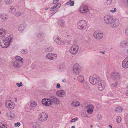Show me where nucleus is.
I'll use <instances>...</instances> for the list:
<instances>
[{
  "label": "nucleus",
  "mask_w": 128,
  "mask_h": 128,
  "mask_svg": "<svg viewBox=\"0 0 128 128\" xmlns=\"http://www.w3.org/2000/svg\"><path fill=\"white\" fill-rule=\"evenodd\" d=\"M15 58L16 60L13 62V65L15 68L18 69L22 66L24 63V59L19 56H16Z\"/></svg>",
  "instance_id": "nucleus-1"
},
{
  "label": "nucleus",
  "mask_w": 128,
  "mask_h": 128,
  "mask_svg": "<svg viewBox=\"0 0 128 128\" xmlns=\"http://www.w3.org/2000/svg\"><path fill=\"white\" fill-rule=\"evenodd\" d=\"M100 77L97 74H94L90 76L89 78L90 82L93 85L98 84L100 82Z\"/></svg>",
  "instance_id": "nucleus-2"
},
{
  "label": "nucleus",
  "mask_w": 128,
  "mask_h": 128,
  "mask_svg": "<svg viewBox=\"0 0 128 128\" xmlns=\"http://www.w3.org/2000/svg\"><path fill=\"white\" fill-rule=\"evenodd\" d=\"M12 39V38L9 37L4 39L3 40V43L2 44H0L1 46L4 48L8 47Z\"/></svg>",
  "instance_id": "nucleus-3"
},
{
  "label": "nucleus",
  "mask_w": 128,
  "mask_h": 128,
  "mask_svg": "<svg viewBox=\"0 0 128 128\" xmlns=\"http://www.w3.org/2000/svg\"><path fill=\"white\" fill-rule=\"evenodd\" d=\"M87 24L84 20L79 21L77 24L78 28L80 30H85L87 27Z\"/></svg>",
  "instance_id": "nucleus-4"
},
{
  "label": "nucleus",
  "mask_w": 128,
  "mask_h": 128,
  "mask_svg": "<svg viewBox=\"0 0 128 128\" xmlns=\"http://www.w3.org/2000/svg\"><path fill=\"white\" fill-rule=\"evenodd\" d=\"M111 78L115 81H118L121 78V76L118 72H113L111 74Z\"/></svg>",
  "instance_id": "nucleus-5"
},
{
  "label": "nucleus",
  "mask_w": 128,
  "mask_h": 128,
  "mask_svg": "<svg viewBox=\"0 0 128 128\" xmlns=\"http://www.w3.org/2000/svg\"><path fill=\"white\" fill-rule=\"evenodd\" d=\"M79 47L77 45H73L70 50V52L73 55L76 54L78 52Z\"/></svg>",
  "instance_id": "nucleus-6"
},
{
  "label": "nucleus",
  "mask_w": 128,
  "mask_h": 128,
  "mask_svg": "<svg viewBox=\"0 0 128 128\" xmlns=\"http://www.w3.org/2000/svg\"><path fill=\"white\" fill-rule=\"evenodd\" d=\"M114 19L113 16L110 15H106L104 17V20L106 24L110 25Z\"/></svg>",
  "instance_id": "nucleus-7"
},
{
  "label": "nucleus",
  "mask_w": 128,
  "mask_h": 128,
  "mask_svg": "<svg viewBox=\"0 0 128 128\" xmlns=\"http://www.w3.org/2000/svg\"><path fill=\"white\" fill-rule=\"evenodd\" d=\"M54 40L57 44L59 45H63L66 44V41L62 40L61 38L58 36H54Z\"/></svg>",
  "instance_id": "nucleus-8"
},
{
  "label": "nucleus",
  "mask_w": 128,
  "mask_h": 128,
  "mask_svg": "<svg viewBox=\"0 0 128 128\" xmlns=\"http://www.w3.org/2000/svg\"><path fill=\"white\" fill-rule=\"evenodd\" d=\"M73 70L74 74L76 75L79 74L81 72V70L79 65L76 64L74 66Z\"/></svg>",
  "instance_id": "nucleus-9"
},
{
  "label": "nucleus",
  "mask_w": 128,
  "mask_h": 128,
  "mask_svg": "<svg viewBox=\"0 0 128 128\" xmlns=\"http://www.w3.org/2000/svg\"><path fill=\"white\" fill-rule=\"evenodd\" d=\"M6 105L7 108L10 110L14 109L15 106L14 102L10 100H8L6 102Z\"/></svg>",
  "instance_id": "nucleus-10"
},
{
  "label": "nucleus",
  "mask_w": 128,
  "mask_h": 128,
  "mask_svg": "<svg viewBox=\"0 0 128 128\" xmlns=\"http://www.w3.org/2000/svg\"><path fill=\"white\" fill-rule=\"evenodd\" d=\"M48 117V115L47 114L43 112L39 114L38 119L40 121L43 122L46 121L47 120Z\"/></svg>",
  "instance_id": "nucleus-11"
},
{
  "label": "nucleus",
  "mask_w": 128,
  "mask_h": 128,
  "mask_svg": "<svg viewBox=\"0 0 128 128\" xmlns=\"http://www.w3.org/2000/svg\"><path fill=\"white\" fill-rule=\"evenodd\" d=\"M93 34L94 38L98 40L102 39L103 38L104 36L103 33L98 31L95 32Z\"/></svg>",
  "instance_id": "nucleus-12"
},
{
  "label": "nucleus",
  "mask_w": 128,
  "mask_h": 128,
  "mask_svg": "<svg viewBox=\"0 0 128 128\" xmlns=\"http://www.w3.org/2000/svg\"><path fill=\"white\" fill-rule=\"evenodd\" d=\"M119 24V20L118 19L114 18L110 26L112 28H114L118 27Z\"/></svg>",
  "instance_id": "nucleus-13"
},
{
  "label": "nucleus",
  "mask_w": 128,
  "mask_h": 128,
  "mask_svg": "<svg viewBox=\"0 0 128 128\" xmlns=\"http://www.w3.org/2000/svg\"><path fill=\"white\" fill-rule=\"evenodd\" d=\"M42 104L46 106H49L52 104V102L50 99H44L42 100Z\"/></svg>",
  "instance_id": "nucleus-14"
},
{
  "label": "nucleus",
  "mask_w": 128,
  "mask_h": 128,
  "mask_svg": "<svg viewBox=\"0 0 128 128\" xmlns=\"http://www.w3.org/2000/svg\"><path fill=\"white\" fill-rule=\"evenodd\" d=\"M106 84L104 81H101L99 84L98 85V88L100 91H102L105 88Z\"/></svg>",
  "instance_id": "nucleus-15"
},
{
  "label": "nucleus",
  "mask_w": 128,
  "mask_h": 128,
  "mask_svg": "<svg viewBox=\"0 0 128 128\" xmlns=\"http://www.w3.org/2000/svg\"><path fill=\"white\" fill-rule=\"evenodd\" d=\"M122 67L124 69L128 68V56L123 60L122 63Z\"/></svg>",
  "instance_id": "nucleus-16"
},
{
  "label": "nucleus",
  "mask_w": 128,
  "mask_h": 128,
  "mask_svg": "<svg viewBox=\"0 0 128 128\" xmlns=\"http://www.w3.org/2000/svg\"><path fill=\"white\" fill-rule=\"evenodd\" d=\"M87 6L84 5L82 6L80 9V12L82 13H86L88 11Z\"/></svg>",
  "instance_id": "nucleus-17"
},
{
  "label": "nucleus",
  "mask_w": 128,
  "mask_h": 128,
  "mask_svg": "<svg viewBox=\"0 0 128 128\" xmlns=\"http://www.w3.org/2000/svg\"><path fill=\"white\" fill-rule=\"evenodd\" d=\"M120 46L122 48L128 46V39H127L121 42L120 44Z\"/></svg>",
  "instance_id": "nucleus-18"
},
{
  "label": "nucleus",
  "mask_w": 128,
  "mask_h": 128,
  "mask_svg": "<svg viewBox=\"0 0 128 128\" xmlns=\"http://www.w3.org/2000/svg\"><path fill=\"white\" fill-rule=\"evenodd\" d=\"M50 99L51 101L53 103H54L56 104H58L60 103L59 100L56 98L54 96H52L50 97Z\"/></svg>",
  "instance_id": "nucleus-19"
},
{
  "label": "nucleus",
  "mask_w": 128,
  "mask_h": 128,
  "mask_svg": "<svg viewBox=\"0 0 128 128\" xmlns=\"http://www.w3.org/2000/svg\"><path fill=\"white\" fill-rule=\"evenodd\" d=\"M26 27V25L25 23L20 24L18 27L19 31L22 32L24 30Z\"/></svg>",
  "instance_id": "nucleus-20"
},
{
  "label": "nucleus",
  "mask_w": 128,
  "mask_h": 128,
  "mask_svg": "<svg viewBox=\"0 0 128 128\" xmlns=\"http://www.w3.org/2000/svg\"><path fill=\"white\" fill-rule=\"evenodd\" d=\"M64 91L62 90H58L56 92V95L59 97H62L65 94Z\"/></svg>",
  "instance_id": "nucleus-21"
},
{
  "label": "nucleus",
  "mask_w": 128,
  "mask_h": 128,
  "mask_svg": "<svg viewBox=\"0 0 128 128\" xmlns=\"http://www.w3.org/2000/svg\"><path fill=\"white\" fill-rule=\"evenodd\" d=\"M58 23L59 26L61 27L64 28L65 26V23L64 21L62 20H58Z\"/></svg>",
  "instance_id": "nucleus-22"
},
{
  "label": "nucleus",
  "mask_w": 128,
  "mask_h": 128,
  "mask_svg": "<svg viewBox=\"0 0 128 128\" xmlns=\"http://www.w3.org/2000/svg\"><path fill=\"white\" fill-rule=\"evenodd\" d=\"M45 35V34L43 32H40L38 33L37 34V37L40 39H42L44 38Z\"/></svg>",
  "instance_id": "nucleus-23"
},
{
  "label": "nucleus",
  "mask_w": 128,
  "mask_h": 128,
  "mask_svg": "<svg viewBox=\"0 0 128 128\" xmlns=\"http://www.w3.org/2000/svg\"><path fill=\"white\" fill-rule=\"evenodd\" d=\"M78 80L82 83H83L84 82V78L82 76L80 75L78 77Z\"/></svg>",
  "instance_id": "nucleus-24"
},
{
  "label": "nucleus",
  "mask_w": 128,
  "mask_h": 128,
  "mask_svg": "<svg viewBox=\"0 0 128 128\" xmlns=\"http://www.w3.org/2000/svg\"><path fill=\"white\" fill-rule=\"evenodd\" d=\"M6 32L4 29H0V37H2L4 36L6 34Z\"/></svg>",
  "instance_id": "nucleus-25"
},
{
  "label": "nucleus",
  "mask_w": 128,
  "mask_h": 128,
  "mask_svg": "<svg viewBox=\"0 0 128 128\" xmlns=\"http://www.w3.org/2000/svg\"><path fill=\"white\" fill-rule=\"evenodd\" d=\"M80 103L78 101L75 100L73 101L72 104V105L74 107H78L80 106Z\"/></svg>",
  "instance_id": "nucleus-26"
},
{
  "label": "nucleus",
  "mask_w": 128,
  "mask_h": 128,
  "mask_svg": "<svg viewBox=\"0 0 128 128\" xmlns=\"http://www.w3.org/2000/svg\"><path fill=\"white\" fill-rule=\"evenodd\" d=\"M32 127L33 128H40V126L37 122L32 124Z\"/></svg>",
  "instance_id": "nucleus-27"
},
{
  "label": "nucleus",
  "mask_w": 128,
  "mask_h": 128,
  "mask_svg": "<svg viewBox=\"0 0 128 128\" xmlns=\"http://www.w3.org/2000/svg\"><path fill=\"white\" fill-rule=\"evenodd\" d=\"M123 110V108L121 107L118 106L116 108L115 111L118 113L121 112H122Z\"/></svg>",
  "instance_id": "nucleus-28"
},
{
  "label": "nucleus",
  "mask_w": 128,
  "mask_h": 128,
  "mask_svg": "<svg viewBox=\"0 0 128 128\" xmlns=\"http://www.w3.org/2000/svg\"><path fill=\"white\" fill-rule=\"evenodd\" d=\"M112 0H104V4L106 5H110L112 3Z\"/></svg>",
  "instance_id": "nucleus-29"
},
{
  "label": "nucleus",
  "mask_w": 128,
  "mask_h": 128,
  "mask_svg": "<svg viewBox=\"0 0 128 128\" xmlns=\"http://www.w3.org/2000/svg\"><path fill=\"white\" fill-rule=\"evenodd\" d=\"M1 18L4 20H6L8 18L7 16L4 14H2L0 16Z\"/></svg>",
  "instance_id": "nucleus-30"
},
{
  "label": "nucleus",
  "mask_w": 128,
  "mask_h": 128,
  "mask_svg": "<svg viewBox=\"0 0 128 128\" xmlns=\"http://www.w3.org/2000/svg\"><path fill=\"white\" fill-rule=\"evenodd\" d=\"M7 115L8 116L10 117L11 118H14L15 117V114L14 113L9 112L8 113Z\"/></svg>",
  "instance_id": "nucleus-31"
},
{
  "label": "nucleus",
  "mask_w": 128,
  "mask_h": 128,
  "mask_svg": "<svg viewBox=\"0 0 128 128\" xmlns=\"http://www.w3.org/2000/svg\"><path fill=\"white\" fill-rule=\"evenodd\" d=\"M9 11L10 12L14 14L16 12V9L14 7L11 6L9 9Z\"/></svg>",
  "instance_id": "nucleus-32"
},
{
  "label": "nucleus",
  "mask_w": 128,
  "mask_h": 128,
  "mask_svg": "<svg viewBox=\"0 0 128 128\" xmlns=\"http://www.w3.org/2000/svg\"><path fill=\"white\" fill-rule=\"evenodd\" d=\"M72 0H70V1H68V2L66 3L67 5H70L71 6H73L74 4V1Z\"/></svg>",
  "instance_id": "nucleus-33"
},
{
  "label": "nucleus",
  "mask_w": 128,
  "mask_h": 128,
  "mask_svg": "<svg viewBox=\"0 0 128 128\" xmlns=\"http://www.w3.org/2000/svg\"><path fill=\"white\" fill-rule=\"evenodd\" d=\"M37 104L36 102L33 101L31 102L30 104V106L32 108L34 107L37 106Z\"/></svg>",
  "instance_id": "nucleus-34"
},
{
  "label": "nucleus",
  "mask_w": 128,
  "mask_h": 128,
  "mask_svg": "<svg viewBox=\"0 0 128 128\" xmlns=\"http://www.w3.org/2000/svg\"><path fill=\"white\" fill-rule=\"evenodd\" d=\"M57 55L55 54H52V57H51V60H54L57 58Z\"/></svg>",
  "instance_id": "nucleus-35"
},
{
  "label": "nucleus",
  "mask_w": 128,
  "mask_h": 128,
  "mask_svg": "<svg viewBox=\"0 0 128 128\" xmlns=\"http://www.w3.org/2000/svg\"><path fill=\"white\" fill-rule=\"evenodd\" d=\"M122 120V118L120 116H118L116 119V122L118 123H120L121 122Z\"/></svg>",
  "instance_id": "nucleus-36"
},
{
  "label": "nucleus",
  "mask_w": 128,
  "mask_h": 128,
  "mask_svg": "<svg viewBox=\"0 0 128 128\" xmlns=\"http://www.w3.org/2000/svg\"><path fill=\"white\" fill-rule=\"evenodd\" d=\"M86 107L88 110L90 109L94 108V107L91 104H88L86 106Z\"/></svg>",
  "instance_id": "nucleus-37"
},
{
  "label": "nucleus",
  "mask_w": 128,
  "mask_h": 128,
  "mask_svg": "<svg viewBox=\"0 0 128 128\" xmlns=\"http://www.w3.org/2000/svg\"><path fill=\"white\" fill-rule=\"evenodd\" d=\"M21 52L23 54H26L28 52L27 50L23 49L21 50Z\"/></svg>",
  "instance_id": "nucleus-38"
},
{
  "label": "nucleus",
  "mask_w": 128,
  "mask_h": 128,
  "mask_svg": "<svg viewBox=\"0 0 128 128\" xmlns=\"http://www.w3.org/2000/svg\"><path fill=\"white\" fill-rule=\"evenodd\" d=\"M52 54V53H49L46 56V58L51 60L50 58H51Z\"/></svg>",
  "instance_id": "nucleus-39"
},
{
  "label": "nucleus",
  "mask_w": 128,
  "mask_h": 128,
  "mask_svg": "<svg viewBox=\"0 0 128 128\" xmlns=\"http://www.w3.org/2000/svg\"><path fill=\"white\" fill-rule=\"evenodd\" d=\"M5 1L6 4H10L12 3V0H5Z\"/></svg>",
  "instance_id": "nucleus-40"
},
{
  "label": "nucleus",
  "mask_w": 128,
  "mask_h": 128,
  "mask_svg": "<svg viewBox=\"0 0 128 128\" xmlns=\"http://www.w3.org/2000/svg\"><path fill=\"white\" fill-rule=\"evenodd\" d=\"M118 81H116L115 83H113L111 85V86L112 87L114 88L118 84Z\"/></svg>",
  "instance_id": "nucleus-41"
},
{
  "label": "nucleus",
  "mask_w": 128,
  "mask_h": 128,
  "mask_svg": "<svg viewBox=\"0 0 128 128\" xmlns=\"http://www.w3.org/2000/svg\"><path fill=\"white\" fill-rule=\"evenodd\" d=\"M22 12H17L15 16H16L19 17L21 16Z\"/></svg>",
  "instance_id": "nucleus-42"
},
{
  "label": "nucleus",
  "mask_w": 128,
  "mask_h": 128,
  "mask_svg": "<svg viewBox=\"0 0 128 128\" xmlns=\"http://www.w3.org/2000/svg\"><path fill=\"white\" fill-rule=\"evenodd\" d=\"M94 109V108L92 109H89L88 110H87V112L89 114H92L93 111V110Z\"/></svg>",
  "instance_id": "nucleus-43"
},
{
  "label": "nucleus",
  "mask_w": 128,
  "mask_h": 128,
  "mask_svg": "<svg viewBox=\"0 0 128 128\" xmlns=\"http://www.w3.org/2000/svg\"><path fill=\"white\" fill-rule=\"evenodd\" d=\"M61 6V5L60 4V3H58L56 4L54 6H56V8H57V9H58Z\"/></svg>",
  "instance_id": "nucleus-44"
},
{
  "label": "nucleus",
  "mask_w": 128,
  "mask_h": 128,
  "mask_svg": "<svg viewBox=\"0 0 128 128\" xmlns=\"http://www.w3.org/2000/svg\"><path fill=\"white\" fill-rule=\"evenodd\" d=\"M16 84L18 87H20L21 86H23V84H22V82H20V83H18Z\"/></svg>",
  "instance_id": "nucleus-45"
},
{
  "label": "nucleus",
  "mask_w": 128,
  "mask_h": 128,
  "mask_svg": "<svg viewBox=\"0 0 128 128\" xmlns=\"http://www.w3.org/2000/svg\"><path fill=\"white\" fill-rule=\"evenodd\" d=\"M46 51L49 52H52L53 51V50L50 48H47Z\"/></svg>",
  "instance_id": "nucleus-46"
},
{
  "label": "nucleus",
  "mask_w": 128,
  "mask_h": 128,
  "mask_svg": "<svg viewBox=\"0 0 128 128\" xmlns=\"http://www.w3.org/2000/svg\"><path fill=\"white\" fill-rule=\"evenodd\" d=\"M78 120V118H74L70 120L71 122H76V121Z\"/></svg>",
  "instance_id": "nucleus-47"
},
{
  "label": "nucleus",
  "mask_w": 128,
  "mask_h": 128,
  "mask_svg": "<svg viewBox=\"0 0 128 128\" xmlns=\"http://www.w3.org/2000/svg\"><path fill=\"white\" fill-rule=\"evenodd\" d=\"M20 125V122H18L17 123L15 124V126L17 127V126L19 127Z\"/></svg>",
  "instance_id": "nucleus-48"
},
{
  "label": "nucleus",
  "mask_w": 128,
  "mask_h": 128,
  "mask_svg": "<svg viewBox=\"0 0 128 128\" xmlns=\"http://www.w3.org/2000/svg\"><path fill=\"white\" fill-rule=\"evenodd\" d=\"M56 6H55L52 7L50 9V11H54L56 10Z\"/></svg>",
  "instance_id": "nucleus-49"
},
{
  "label": "nucleus",
  "mask_w": 128,
  "mask_h": 128,
  "mask_svg": "<svg viewBox=\"0 0 128 128\" xmlns=\"http://www.w3.org/2000/svg\"><path fill=\"white\" fill-rule=\"evenodd\" d=\"M98 119L99 120H101L102 119V117L101 115L98 114L97 117Z\"/></svg>",
  "instance_id": "nucleus-50"
},
{
  "label": "nucleus",
  "mask_w": 128,
  "mask_h": 128,
  "mask_svg": "<svg viewBox=\"0 0 128 128\" xmlns=\"http://www.w3.org/2000/svg\"><path fill=\"white\" fill-rule=\"evenodd\" d=\"M60 0H53V4H55L58 2Z\"/></svg>",
  "instance_id": "nucleus-51"
},
{
  "label": "nucleus",
  "mask_w": 128,
  "mask_h": 128,
  "mask_svg": "<svg viewBox=\"0 0 128 128\" xmlns=\"http://www.w3.org/2000/svg\"><path fill=\"white\" fill-rule=\"evenodd\" d=\"M125 33L126 36H128V28L126 29L125 31Z\"/></svg>",
  "instance_id": "nucleus-52"
},
{
  "label": "nucleus",
  "mask_w": 128,
  "mask_h": 128,
  "mask_svg": "<svg viewBox=\"0 0 128 128\" xmlns=\"http://www.w3.org/2000/svg\"><path fill=\"white\" fill-rule=\"evenodd\" d=\"M116 10V9L115 8L114 10H111L110 12H115Z\"/></svg>",
  "instance_id": "nucleus-53"
},
{
  "label": "nucleus",
  "mask_w": 128,
  "mask_h": 128,
  "mask_svg": "<svg viewBox=\"0 0 128 128\" xmlns=\"http://www.w3.org/2000/svg\"><path fill=\"white\" fill-rule=\"evenodd\" d=\"M60 84H57L56 88L57 89H58L60 88Z\"/></svg>",
  "instance_id": "nucleus-54"
},
{
  "label": "nucleus",
  "mask_w": 128,
  "mask_h": 128,
  "mask_svg": "<svg viewBox=\"0 0 128 128\" xmlns=\"http://www.w3.org/2000/svg\"><path fill=\"white\" fill-rule=\"evenodd\" d=\"M58 11V10H56L55 12H53L52 13H51L50 14L51 16H52L56 12Z\"/></svg>",
  "instance_id": "nucleus-55"
},
{
  "label": "nucleus",
  "mask_w": 128,
  "mask_h": 128,
  "mask_svg": "<svg viewBox=\"0 0 128 128\" xmlns=\"http://www.w3.org/2000/svg\"><path fill=\"white\" fill-rule=\"evenodd\" d=\"M126 94L127 96H128V90H127V91L126 92Z\"/></svg>",
  "instance_id": "nucleus-56"
},
{
  "label": "nucleus",
  "mask_w": 128,
  "mask_h": 128,
  "mask_svg": "<svg viewBox=\"0 0 128 128\" xmlns=\"http://www.w3.org/2000/svg\"><path fill=\"white\" fill-rule=\"evenodd\" d=\"M62 82H66V80L64 79H63L62 80Z\"/></svg>",
  "instance_id": "nucleus-57"
},
{
  "label": "nucleus",
  "mask_w": 128,
  "mask_h": 128,
  "mask_svg": "<svg viewBox=\"0 0 128 128\" xmlns=\"http://www.w3.org/2000/svg\"><path fill=\"white\" fill-rule=\"evenodd\" d=\"M100 52L101 53H102L103 54H105L104 52H102L100 51Z\"/></svg>",
  "instance_id": "nucleus-58"
},
{
  "label": "nucleus",
  "mask_w": 128,
  "mask_h": 128,
  "mask_svg": "<svg viewBox=\"0 0 128 128\" xmlns=\"http://www.w3.org/2000/svg\"><path fill=\"white\" fill-rule=\"evenodd\" d=\"M1 128H7L6 126H2Z\"/></svg>",
  "instance_id": "nucleus-59"
},
{
  "label": "nucleus",
  "mask_w": 128,
  "mask_h": 128,
  "mask_svg": "<svg viewBox=\"0 0 128 128\" xmlns=\"http://www.w3.org/2000/svg\"><path fill=\"white\" fill-rule=\"evenodd\" d=\"M1 124V125H2V126H5V124Z\"/></svg>",
  "instance_id": "nucleus-60"
},
{
  "label": "nucleus",
  "mask_w": 128,
  "mask_h": 128,
  "mask_svg": "<svg viewBox=\"0 0 128 128\" xmlns=\"http://www.w3.org/2000/svg\"><path fill=\"white\" fill-rule=\"evenodd\" d=\"M109 127H110V128H112V126L110 125H109Z\"/></svg>",
  "instance_id": "nucleus-61"
},
{
  "label": "nucleus",
  "mask_w": 128,
  "mask_h": 128,
  "mask_svg": "<svg viewBox=\"0 0 128 128\" xmlns=\"http://www.w3.org/2000/svg\"><path fill=\"white\" fill-rule=\"evenodd\" d=\"M75 126H73L72 127V128H75Z\"/></svg>",
  "instance_id": "nucleus-62"
},
{
  "label": "nucleus",
  "mask_w": 128,
  "mask_h": 128,
  "mask_svg": "<svg viewBox=\"0 0 128 128\" xmlns=\"http://www.w3.org/2000/svg\"><path fill=\"white\" fill-rule=\"evenodd\" d=\"M2 125H1V124H0V128H1Z\"/></svg>",
  "instance_id": "nucleus-63"
},
{
  "label": "nucleus",
  "mask_w": 128,
  "mask_h": 128,
  "mask_svg": "<svg viewBox=\"0 0 128 128\" xmlns=\"http://www.w3.org/2000/svg\"><path fill=\"white\" fill-rule=\"evenodd\" d=\"M92 126H93L92 125H91L90 126V127L91 128H92Z\"/></svg>",
  "instance_id": "nucleus-64"
}]
</instances>
